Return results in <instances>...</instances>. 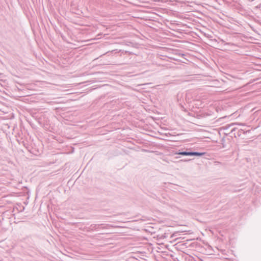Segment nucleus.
I'll use <instances>...</instances> for the list:
<instances>
[{"mask_svg":"<svg viewBox=\"0 0 261 261\" xmlns=\"http://www.w3.org/2000/svg\"><path fill=\"white\" fill-rule=\"evenodd\" d=\"M173 154H179L182 155H188V156H201L204 155L205 152H199L196 151H176L173 153Z\"/></svg>","mask_w":261,"mask_h":261,"instance_id":"nucleus-2","label":"nucleus"},{"mask_svg":"<svg viewBox=\"0 0 261 261\" xmlns=\"http://www.w3.org/2000/svg\"><path fill=\"white\" fill-rule=\"evenodd\" d=\"M231 137L234 136L235 138L240 137L242 134L245 133V132L242 129H239L237 127H232L230 130V133Z\"/></svg>","mask_w":261,"mask_h":261,"instance_id":"nucleus-3","label":"nucleus"},{"mask_svg":"<svg viewBox=\"0 0 261 261\" xmlns=\"http://www.w3.org/2000/svg\"><path fill=\"white\" fill-rule=\"evenodd\" d=\"M188 94H189V93H187V94H186V99L187 98V97H188Z\"/></svg>","mask_w":261,"mask_h":261,"instance_id":"nucleus-7","label":"nucleus"},{"mask_svg":"<svg viewBox=\"0 0 261 261\" xmlns=\"http://www.w3.org/2000/svg\"><path fill=\"white\" fill-rule=\"evenodd\" d=\"M225 45H229V46H236V45L232 43H225Z\"/></svg>","mask_w":261,"mask_h":261,"instance_id":"nucleus-5","label":"nucleus"},{"mask_svg":"<svg viewBox=\"0 0 261 261\" xmlns=\"http://www.w3.org/2000/svg\"><path fill=\"white\" fill-rule=\"evenodd\" d=\"M190 160H191L190 159H189V160H180V161L187 162V161H190Z\"/></svg>","mask_w":261,"mask_h":261,"instance_id":"nucleus-6","label":"nucleus"},{"mask_svg":"<svg viewBox=\"0 0 261 261\" xmlns=\"http://www.w3.org/2000/svg\"><path fill=\"white\" fill-rule=\"evenodd\" d=\"M234 125L233 124H231L230 125H227V126H224L223 128V129L226 130V134L227 133V134H230V132H228V129L229 128H230L232 126H233Z\"/></svg>","mask_w":261,"mask_h":261,"instance_id":"nucleus-4","label":"nucleus"},{"mask_svg":"<svg viewBox=\"0 0 261 261\" xmlns=\"http://www.w3.org/2000/svg\"><path fill=\"white\" fill-rule=\"evenodd\" d=\"M110 225L109 224H92L90 225L89 227H87V231H92L94 230H97L99 229H108L110 227Z\"/></svg>","mask_w":261,"mask_h":261,"instance_id":"nucleus-1","label":"nucleus"}]
</instances>
